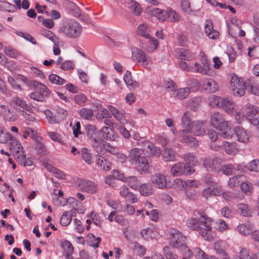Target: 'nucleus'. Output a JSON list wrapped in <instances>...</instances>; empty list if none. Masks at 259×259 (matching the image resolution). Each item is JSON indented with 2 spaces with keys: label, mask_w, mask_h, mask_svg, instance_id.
Listing matches in <instances>:
<instances>
[{
  "label": "nucleus",
  "mask_w": 259,
  "mask_h": 259,
  "mask_svg": "<svg viewBox=\"0 0 259 259\" xmlns=\"http://www.w3.org/2000/svg\"><path fill=\"white\" fill-rule=\"evenodd\" d=\"M210 124L220 132V136L226 139L232 137L233 132L228 121H226L224 115L219 112H214L210 116Z\"/></svg>",
  "instance_id": "1"
},
{
  "label": "nucleus",
  "mask_w": 259,
  "mask_h": 259,
  "mask_svg": "<svg viewBox=\"0 0 259 259\" xmlns=\"http://www.w3.org/2000/svg\"><path fill=\"white\" fill-rule=\"evenodd\" d=\"M230 87L235 96L241 97L245 93V90L254 95H258V90L256 87L251 84L245 86L243 80L236 74H230Z\"/></svg>",
  "instance_id": "2"
},
{
  "label": "nucleus",
  "mask_w": 259,
  "mask_h": 259,
  "mask_svg": "<svg viewBox=\"0 0 259 259\" xmlns=\"http://www.w3.org/2000/svg\"><path fill=\"white\" fill-rule=\"evenodd\" d=\"M59 32L69 38H76L81 34L82 27L73 19L66 20L60 24Z\"/></svg>",
  "instance_id": "3"
},
{
  "label": "nucleus",
  "mask_w": 259,
  "mask_h": 259,
  "mask_svg": "<svg viewBox=\"0 0 259 259\" xmlns=\"http://www.w3.org/2000/svg\"><path fill=\"white\" fill-rule=\"evenodd\" d=\"M186 224L190 229L198 231L205 240L210 241L212 239L211 231H206V227L204 224L202 225L201 222L198 219L191 218L188 219Z\"/></svg>",
  "instance_id": "4"
},
{
  "label": "nucleus",
  "mask_w": 259,
  "mask_h": 259,
  "mask_svg": "<svg viewBox=\"0 0 259 259\" xmlns=\"http://www.w3.org/2000/svg\"><path fill=\"white\" fill-rule=\"evenodd\" d=\"M206 123V122L201 120L193 121L190 128L184 129L181 131L180 133L185 134L191 132L196 136H202L205 133Z\"/></svg>",
  "instance_id": "5"
},
{
  "label": "nucleus",
  "mask_w": 259,
  "mask_h": 259,
  "mask_svg": "<svg viewBox=\"0 0 259 259\" xmlns=\"http://www.w3.org/2000/svg\"><path fill=\"white\" fill-rule=\"evenodd\" d=\"M223 192L222 187L215 182L208 180L206 183V186L202 192L203 197L207 198L210 196H220Z\"/></svg>",
  "instance_id": "6"
},
{
  "label": "nucleus",
  "mask_w": 259,
  "mask_h": 259,
  "mask_svg": "<svg viewBox=\"0 0 259 259\" xmlns=\"http://www.w3.org/2000/svg\"><path fill=\"white\" fill-rule=\"evenodd\" d=\"M170 172L174 177H179L183 175H191L194 172V170L187 163L178 162L172 166Z\"/></svg>",
  "instance_id": "7"
},
{
  "label": "nucleus",
  "mask_w": 259,
  "mask_h": 259,
  "mask_svg": "<svg viewBox=\"0 0 259 259\" xmlns=\"http://www.w3.org/2000/svg\"><path fill=\"white\" fill-rule=\"evenodd\" d=\"M170 244L174 248H181L184 246L186 237L176 229H172L170 232Z\"/></svg>",
  "instance_id": "8"
},
{
  "label": "nucleus",
  "mask_w": 259,
  "mask_h": 259,
  "mask_svg": "<svg viewBox=\"0 0 259 259\" xmlns=\"http://www.w3.org/2000/svg\"><path fill=\"white\" fill-rule=\"evenodd\" d=\"M19 79L32 86L40 95L47 97L50 96L51 91L45 84L35 80L29 81L27 77L23 76H20Z\"/></svg>",
  "instance_id": "9"
},
{
  "label": "nucleus",
  "mask_w": 259,
  "mask_h": 259,
  "mask_svg": "<svg viewBox=\"0 0 259 259\" xmlns=\"http://www.w3.org/2000/svg\"><path fill=\"white\" fill-rule=\"evenodd\" d=\"M133 59L134 61L141 63V65L145 68H150L152 64L150 57L142 50L139 49H136L133 52Z\"/></svg>",
  "instance_id": "10"
},
{
  "label": "nucleus",
  "mask_w": 259,
  "mask_h": 259,
  "mask_svg": "<svg viewBox=\"0 0 259 259\" xmlns=\"http://www.w3.org/2000/svg\"><path fill=\"white\" fill-rule=\"evenodd\" d=\"M10 105L16 110L21 111L22 112L24 111L29 112L32 111V107L23 98L18 96L12 97L10 102Z\"/></svg>",
  "instance_id": "11"
},
{
  "label": "nucleus",
  "mask_w": 259,
  "mask_h": 259,
  "mask_svg": "<svg viewBox=\"0 0 259 259\" xmlns=\"http://www.w3.org/2000/svg\"><path fill=\"white\" fill-rule=\"evenodd\" d=\"M140 143L143 144V146L141 148L142 151L146 152L149 156L159 157L161 155V152L160 149L156 147L149 141L142 140Z\"/></svg>",
  "instance_id": "12"
},
{
  "label": "nucleus",
  "mask_w": 259,
  "mask_h": 259,
  "mask_svg": "<svg viewBox=\"0 0 259 259\" xmlns=\"http://www.w3.org/2000/svg\"><path fill=\"white\" fill-rule=\"evenodd\" d=\"M78 189L89 193H95L97 190V185L93 182L85 179H78L77 182Z\"/></svg>",
  "instance_id": "13"
},
{
  "label": "nucleus",
  "mask_w": 259,
  "mask_h": 259,
  "mask_svg": "<svg viewBox=\"0 0 259 259\" xmlns=\"http://www.w3.org/2000/svg\"><path fill=\"white\" fill-rule=\"evenodd\" d=\"M222 159L220 158H206L203 161V165L207 169H210L217 172H220Z\"/></svg>",
  "instance_id": "14"
},
{
  "label": "nucleus",
  "mask_w": 259,
  "mask_h": 259,
  "mask_svg": "<svg viewBox=\"0 0 259 259\" xmlns=\"http://www.w3.org/2000/svg\"><path fill=\"white\" fill-rule=\"evenodd\" d=\"M151 181L154 186L159 189H164L167 185V180L165 176L160 173H156L152 175Z\"/></svg>",
  "instance_id": "15"
},
{
  "label": "nucleus",
  "mask_w": 259,
  "mask_h": 259,
  "mask_svg": "<svg viewBox=\"0 0 259 259\" xmlns=\"http://www.w3.org/2000/svg\"><path fill=\"white\" fill-rule=\"evenodd\" d=\"M201 62L203 66L200 67H199L198 64L195 63L194 67L192 69V71L200 72L205 75H210V62L207 60L205 57H203L201 58Z\"/></svg>",
  "instance_id": "16"
},
{
  "label": "nucleus",
  "mask_w": 259,
  "mask_h": 259,
  "mask_svg": "<svg viewBox=\"0 0 259 259\" xmlns=\"http://www.w3.org/2000/svg\"><path fill=\"white\" fill-rule=\"evenodd\" d=\"M202 88L208 93H214L219 89L218 83L214 80L208 78L202 80Z\"/></svg>",
  "instance_id": "17"
},
{
  "label": "nucleus",
  "mask_w": 259,
  "mask_h": 259,
  "mask_svg": "<svg viewBox=\"0 0 259 259\" xmlns=\"http://www.w3.org/2000/svg\"><path fill=\"white\" fill-rule=\"evenodd\" d=\"M119 193L120 196L132 203L138 201L136 196L133 192H130L128 187L125 185L121 186L119 188Z\"/></svg>",
  "instance_id": "18"
},
{
  "label": "nucleus",
  "mask_w": 259,
  "mask_h": 259,
  "mask_svg": "<svg viewBox=\"0 0 259 259\" xmlns=\"http://www.w3.org/2000/svg\"><path fill=\"white\" fill-rule=\"evenodd\" d=\"M205 32L206 35L211 39H217L219 37V32L213 29L212 21L210 20L205 21Z\"/></svg>",
  "instance_id": "19"
},
{
  "label": "nucleus",
  "mask_w": 259,
  "mask_h": 259,
  "mask_svg": "<svg viewBox=\"0 0 259 259\" xmlns=\"http://www.w3.org/2000/svg\"><path fill=\"white\" fill-rule=\"evenodd\" d=\"M0 114L9 121H14L17 119V116L10 108L4 105H0Z\"/></svg>",
  "instance_id": "20"
},
{
  "label": "nucleus",
  "mask_w": 259,
  "mask_h": 259,
  "mask_svg": "<svg viewBox=\"0 0 259 259\" xmlns=\"http://www.w3.org/2000/svg\"><path fill=\"white\" fill-rule=\"evenodd\" d=\"M242 171V167L240 165L228 164L226 165H221L220 171H222L224 175L229 176L235 174L236 171Z\"/></svg>",
  "instance_id": "21"
},
{
  "label": "nucleus",
  "mask_w": 259,
  "mask_h": 259,
  "mask_svg": "<svg viewBox=\"0 0 259 259\" xmlns=\"http://www.w3.org/2000/svg\"><path fill=\"white\" fill-rule=\"evenodd\" d=\"M234 132L238 142L246 143L248 141L249 135L241 126L235 127Z\"/></svg>",
  "instance_id": "22"
},
{
  "label": "nucleus",
  "mask_w": 259,
  "mask_h": 259,
  "mask_svg": "<svg viewBox=\"0 0 259 259\" xmlns=\"http://www.w3.org/2000/svg\"><path fill=\"white\" fill-rule=\"evenodd\" d=\"M196 212L199 216L198 219L201 222V224H204L206 227L207 229L206 230L212 231V219L208 217L205 212L202 210H199Z\"/></svg>",
  "instance_id": "23"
},
{
  "label": "nucleus",
  "mask_w": 259,
  "mask_h": 259,
  "mask_svg": "<svg viewBox=\"0 0 259 259\" xmlns=\"http://www.w3.org/2000/svg\"><path fill=\"white\" fill-rule=\"evenodd\" d=\"M177 56L182 60L190 61L195 58V55L189 50L185 48H180L177 50Z\"/></svg>",
  "instance_id": "24"
},
{
  "label": "nucleus",
  "mask_w": 259,
  "mask_h": 259,
  "mask_svg": "<svg viewBox=\"0 0 259 259\" xmlns=\"http://www.w3.org/2000/svg\"><path fill=\"white\" fill-rule=\"evenodd\" d=\"M95 158L96 164L101 170L108 171L111 169L110 162L104 157L97 154L96 155Z\"/></svg>",
  "instance_id": "25"
},
{
  "label": "nucleus",
  "mask_w": 259,
  "mask_h": 259,
  "mask_svg": "<svg viewBox=\"0 0 259 259\" xmlns=\"http://www.w3.org/2000/svg\"><path fill=\"white\" fill-rule=\"evenodd\" d=\"M108 109L117 120L120 121L122 124H124V122H127V120L124 118L123 110H119L112 106H109Z\"/></svg>",
  "instance_id": "26"
},
{
  "label": "nucleus",
  "mask_w": 259,
  "mask_h": 259,
  "mask_svg": "<svg viewBox=\"0 0 259 259\" xmlns=\"http://www.w3.org/2000/svg\"><path fill=\"white\" fill-rule=\"evenodd\" d=\"M92 145L97 153H100L103 148L104 140L100 137L99 134L90 139Z\"/></svg>",
  "instance_id": "27"
},
{
  "label": "nucleus",
  "mask_w": 259,
  "mask_h": 259,
  "mask_svg": "<svg viewBox=\"0 0 259 259\" xmlns=\"http://www.w3.org/2000/svg\"><path fill=\"white\" fill-rule=\"evenodd\" d=\"M161 154L163 159L165 161H173L176 160V152L172 148H165Z\"/></svg>",
  "instance_id": "28"
},
{
  "label": "nucleus",
  "mask_w": 259,
  "mask_h": 259,
  "mask_svg": "<svg viewBox=\"0 0 259 259\" xmlns=\"http://www.w3.org/2000/svg\"><path fill=\"white\" fill-rule=\"evenodd\" d=\"M6 134L7 137L10 139L9 144L10 150L12 153L16 152L23 148L20 144L18 143V141L14 137L12 136L10 133H7Z\"/></svg>",
  "instance_id": "29"
},
{
  "label": "nucleus",
  "mask_w": 259,
  "mask_h": 259,
  "mask_svg": "<svg viewBox=\"0 0 259 259\" xmlns=\"http://www.w3.org/2000/svg\"><path fill=\"white\" fill-rule=\"evenodd\" d=\"M103 138L109 141H114L115 139V132L111 128L107 126H103L100 130Z\"/></svg>",
  "instance_id": "30"
},
{
  "label": "nucleus",
  "mask_w": 259,
  "mask_h": 259,
  "mask_svg": "<svg viewBox=\"0 0 259 259\" xmlns=\"http://www.w3.org/2000/svg\"><path fill=\"white\" fill-rule=\"evenodd\" d=\"M135 164H137L138 169L141 174H146L148 171L150 166L145 157L140 158V160Z\"/></svg>",
  "instance_id": "31"
},
{
  "label": "nucleus",
  "mask_w": 259,
  "mask_h": 259,
  "mask_svg": "<svg viewBox=\"0 0 259 259\" xmlns=\"http://www.w3.org/2000/svg\"><path fill=\"white\" fill-rule=\"evenodd\" d=\"M123 79L125 84L128 87L130 88L131 89L138 88L140 85L139 82L132 79L131 73L128 71L125 72L123 76Z\"/></svg>",
  "instance_id": "32"
},
{
  "label": "nucleus",
  "mask_w": 259,
  "mask_h": 259,
  "mask_svg": "<svg viewBox=\"0 0 259 259\" xmlns=\"http://www.w3.org/2000/svg\"><path fill=\"white\" fill-rule=\"evenodd\" d=\"M220 107L226 112L231 113H233L234 110L235 104L228 98L223 99Z\"/></svg>",
  "instance_id": "33"
},
{
  "label": "nucleus",
  "mask_w": 259,
  "mask_h": 259,
  "mask_svg": "<svg viewBox=\"0 0 259 259\" xmlns=\"http://www.w3.org/2000/svg\"><path fill=\"white\" fill-rule=\"evenodd\" d=\"M181 135L180 141L187 143L189 146L193 148H197L198 146L199 142L195 138L192 137L185 136L184 134L180 133Z\"/></svg>",
  "instance_id": "34"
},
{
  "label": "nucleus",
  "mask_w": 259,
  "mask_h": 259,
  "mask_svg": "<svg viewBox=\"0 0 259 259\" xmlns=\"http://www.w3.org/2000/svg\"><path fill=\"white\" fill-rule=\"evenodd\" d=\"M157 140L162 146L165 147L170 143H174L175 141L174 136L170 139L164 133L159 134L157 136Z\"/></svg>",
  "instance_id": "35"
},
{
  "label": "nucleus",
  "mask_w": 259,
  "mask_h": 259,
  "mask_svg": "<svg viewBox=\"0 0 259 259\" xmlns=\"http://www.w3.org/2000/svg\"><path fill=\"white\" fill-rule=\"evenodd\" d=\"M137 32L139 35L144 37L146 38L150 37V30L148 26L146 24H141L137 29Z\"/></svg>",
  "instance_id": "36"
},
{
  "label": "nucleus",
  "mask_w": 259,
  "mask_h": 259,
  "mask_svg": "<svg viewBox=\"0 0 259 259\" xmlns=\"http://www.w3.org/2000/svg\"><path fill=\"white\" fill-rule=\"evenodd\" d=\"M224 151L228 154H235L237 152L236 144L234 142H225L223 144Z\"/></svg>",
  "instance_id": "37"
},
{
  "label": "nucleus",
  "mask_w": 259,
  "mask_h": 259,
  "mask_svg": "<svg viewBox=\"0 0 259 259\" xmlns=\"http://www.w3.org/2000/svg\"><path fill=\"white\" fill-rule=\"evenodd\" d=\"M140 194L144 196H148L152 194L153 188L150 184H143L139 188Z\"/></svg>",
  "instance_id": "38"
},
{
  "label": "nucleus",
  "mask_w": 259,
  "mask_h": 259,
  "mask_svg": "<svg viewBox=\"0 0 259 259\" xmlns=\"http://www.w3.org/2000/svg\"><path fill=\"white\" fill-rule=\"evenodd\" d=\"M124 181L133 189L137 190L140 187V183L138 178L135 176H130L126 178Z\"/></svg>",
  "instance_id": "39"
},
{
  "label": "nucleus",
  "mask_w": 259,
  "mask_h": 259,
  "mask_svg": "<svg viewBox=\"0 0 259 259\" xmlns=\"http://www.w3.org/2000/svg\"><path fill=\"white\" fill-rule=\"evenodd\" d=\"M141 150H142L137 148L131 149L129 152L130 160L132 161L133 163L137 162L140 160V158L143 157L141 156Z\"/></svg>",
  "instance_id": "40"
},
{
  "label": "nucleus",
  "mask_w": 259,
  "mask_h": 259,
  "mask_svg": "<svg viewBox=\"0 0 259 259\" xmlns=\"http://www.w3.org/2000/svg\"><path fill=\"white\" fill-rule=\"evenodd\" d=\"M192 88H193L192 87H186L184 88H181L178 90H177L175 97L179 99H184L186 98L190 94L191 89Z\"/></svg>",
  "instance_id": "41"
},
{
  "label": "nucleus",
  "mask_w": 259,
  "mask_h": 259,
  "mask_svg": "<svg viewBox=\"0 0 259 259\" xmlns=\"http://www.w3.org/2000/svg\"><path fill=\"white\" fill-rule=\"evenodd\" d=\"M201 102V98L199 97H196L189 100L187 102V106L192 110H196L199 106Z\"/></svg>",
  "instance_id": "42"
},
{
  "label": "nucleus",
  "mask_w": 259,
  "mask_h": 259,
  "mask_svg": "<svg viewBox=\"0 0 259 259\" xmlns=\"http://www.w3.org/2000/svg\"><path fill=\"white\" fill-rule=\"evenodd\" d=\"M80 153L83 160L88 164L91 165L93 163L92 154L91 151L85 148H83L81 150Z\"/></svg>",
  "instance_id": "43"
},
{
  "label": "nucleus",
  "mask_w": 259,
  "mask_h": 259,
  "mask_svg": "<svg viewBox=\"0 0 259 259\" xmlns=\"http://www.w3.org/2000/svg\"><path fill=\"white\" fill-rule=\"evenodd\" d=\"M237 229L241 234L247 235L252 232L253 226L249 224H241L238 226Z\"/></svg>",
  "instance_id": "44"
},
{
  "label": "nucleus",
  "mask_w": 259,
  "mask_h": 259,
  "mask_svg": "<svg viewBox=\"0 0 259 259\" xmlns=\"http://www.w3.org/2000/svg\"><path fill=\"white\" fill-rule=\"evenodd\" d=\"M194 251L197 259H218L214 256H208L202 249L197 247L194 248Z\"/></svg>",
  "instance_id": "45"
},
{
  "label": "nucleus",
  "mask_w": 259,
  "mask_h": 259,
  "mask_svg": "<svg viewBox=\"0 0 259 259\" xmlns=\"http://www.w3.org/2000/svg\"><path fill=\"white\" fill-rule=\"evenodd\" d=\"M257 113V107L253 106H252L251 108H249L248 111L246 112L245 115L246 118L250 121L252 124V121L258 118V117H256V115Z\"/></svg>",
  "instance_id": "46"
},
{
  "label": "nucleus",
  "mask_w": 259,
  "mask_h": 259,
  "mask_svg": "<svg viewBox=\"0 0 259 259\" xmlns=\"http://www.w3.org/2000/svg\"><path fill=\"white\" fill-rule=\"evenodd\" d=\"M191 114L189 112L186 111L183 115L181 119L182 126L185 129L190 128L192 124L190 118Z\"/></svg>",
  "instance_id": "47"
},
{
  "label": "nucleus",
  "mask_w": 259,
  "mask_h": 259,
  "mask_svg": "<svg viewBox=\"0 0 259 259\" xmlns=\"http://www.w3.org/2000/svg\"><path fill=\"white\" fill-rule=\"evenodd\" d=\"M166 19H168L169 21L171 22H178L180 20V16L175 11L171 9H167L166 13Z\"/></svg>",
  "instance_id": "48"
},
{
  "label": "nucleus",
  "mask_w": 259,
  "mask_h": 259,
  "mask_svg": "<svg viewBox=\"0 0 259 259\" xmlns=\"http://www.w3.org/2000/svg\"><path fill=\"white\" fill-rule=\"evenodd\" d=\"M148 41L147 43V47L145 49L149 52H152L154 51L157 47L158 42L156 39L151 37L150 35V37L148 38Z\"/></svg>",
  "instance_id": "49"
},
{
  "label": "nucleus",
  "mask_w": 259,
  "mask_h": 259,
  "mask_svg": "<svg viewBox=\"0 0 259 259\" xmlns=\"http://www.w3.org/2000/svg\"><path fill=\"white\" fill-rule=\"evenodd\" d=\"M222 98L221 97L212 95L209 96L208 98V104L212 107H220Z\"/></svg>",
  "instance_id": "50"
},
{
  "label": "nucleus",
  "mask_w": 259,
  "mask_h": 259,
  "mask_svg": "<svg viewBox=\"0 0 259 259\" xmlns=\"http://www.w3.org/2000/svg\"><path fill=\"white\" fill-rule=\"evenodd\" d=\"M58 195L62 199V200H60L57 197V195L56 194H55V193L52 194V197L53 199V200H54V203H55V205H57V206H64L65 204L66 200L65 199H63V192L61 190H59Z\"/></svg>",
  "instance_id": "51"
},
{
  "label": "nucleus",
  "mask_w": 259,
  "mask_h": 259,
  "mask_svg": "<svg viewBox=\"0 0 259 259\" xmlns=\"http://www.w3.org/2000/svg\"><path fill=\"white\" fill-rule=\"evenodd\" d=\"M40 139L39 137H37L36 138V141L37 142L36 143V145L35 146V148L37 151V152L40 155H44L46 154L47 150V148L45 145L41 142H39V140Z\"/></svg>",
  "instance_id": "52"
},
{
  "label": "nucleus",
  "mask_w": 259,
  "mask_h": 259,
  "mask_svg": "<svg viewBox=\"0 0 259 259\" xmlns=\"http://www.w3.org/2000/svg\"><path fill=\"white\" fill-rule=\"evenodd\" d=\"M61 247L63 249L65 254L72 253L74 251V248L71 243L66 240H64L61 241Z\"/></svg>",
  "instance_id": "53"
},
{
  "label": "nucleus",
  "mask_w": 259,
  "mask_h": 259,
  "mask_svg": "<svg viewBox=\"0 0 259 259\" xmlns=\"http://www.w3.org/2000/svg\"><path fill=\"white\" fill-rule=\"evenodd\" d=\"M74 100L76 104L83 106L87 102V97L84 94L79 93L74 96Z\"/></svg>",
  "instance_id": "54"
},
{
  "label": "nucleus",
  "mask_w": 259,
  "mask_h": 259,
  "mask_svg": "<svg viewBox=\"0 0 259 259\" xmlns=\"http://www.w3.org/2000/svg\"><path fill=\"white\" fill-rule=\"evenodd\" d=\"M72 221L71 217H69V211H64L60 218V224L63 226H68Z\"/></svg>",
  "instance_id": "55"
},
{
  "label": "nucleus",
  "mask_w": 259,
  "mask_h": 259,
  "mask_svg": "<svg viewBox=\"0 0 259 259\" xmlns=\"http://www.w3.org/2000/svg\"><path fill=\"white\" fill-rule=\"evenodd\" d=\"M5 53L9 57L13 58H17L20 56V53L17 50L10 46L5 47Z\"/></svg>",
  "instance_id": "56"
},
{
  "label": "nucleus",
  "mask_w": 259,
  "mask_h": 259,
  "mask_svg": "<svg viewBox=\"0 0 259 259\" xmlns=\"http://www.w3.org/2000/svg\"><path fill=\"white\" fill-rule=\"evenodd\" d=\"M237 209L239 212L244 217H248L250 214L248 206L246 204L241 203L238 204Z\"/></svg>",
  "instance_id": "57"
},
{
  "label": "nucleus",
  "mask_w": 259,
  "mask_h": 259,
  "mask_svg": "<svg viewBox=\"0 0 259 259\" xmlns=\"http://www.w3.org/2000/svg\"><path fill=\"white\" fill-rule=\"evenodd\" d=\"M86 131L87 136L89 139L99 134L96 127L93 125L88 124L86 126Z\"/></svg>",
  "instance_id": "58"
},
{
  "label": "nucleus",
  "mask_w": 259,
  "mask_h": 259,
  "mask_svg": "<svg viewBox=\"0 0 259 259\" xmlns=\"http://www.w3.org/2000/svg\"><path fill=\"white\" fill-rule=\"evenodd\" d=\"M80 116L84 119H91L94 115L93 111L90 109L82 108L79 111Z\"/></svg>",
  "instance_id": "59"
},
{
  "label": "nucleus",
  "mask_w": 259,
  "mask_h": 259,
  "mask_svg": "<svg viewBox=\"0 0 259 259\" xmlns=\"http://www.w3.org/2000/svg\"><path fill=\"white\" fill-rule=\"evenodd\" d=\"M41 34L45 37L48 38L54 43H58L59 39L54 34L49 30L44 29L42 31Z\"/></svg>",
  "instance_id": "60"
},
{
  "label": "nucleus",
  "mask_w": 259,
  "mask_h": 259,
  "mask_svg": "<svg viewBox=\"0 0 259 259\" xmlns=\"http://www.w3.org/2000/svg\"><path fill=\"white\" fill-rule=\"evenodd\" d=\"M49 79L52 83L58 85H62L66 82L65 79L54 74H50Z\"/></svg>",
  "instance_id": "61"
},
{
  "label": "nucleus",
  "mask_w": 259,
  "mask_h": 259,
  "mask_svg": "<svg viewBox=\"0 0 259 259\" xmlns=\"http://www.w3.org/2000/svg\"><path fill=\"white\" fill-rule=\"evenodd\" d=\"M246 168L250 171H259V160H253L247 163Z\"/></svg>",
  "instance_id": "62"
},
{
  "label": "nucleus",
  "mask_w": 259,
  "mask_h": 259,
  "mask_svg": "<svg viewBox=\"0 0 259 259\" xmlns=\"http://www.w3.org/2000/svg\"><path fill=\"white\" fill-rule=\"evenodd\" d=\"M103 147L107 152L112 154L115 155L118 153L119 150L117 148L113 146L108 142H105L103 144Z\"/></svg>",
  "instance_id": "63"
},
{
  "label": "nucleus",
  "mask_w": 259,
  "mask_h": 259,
  "mask_svg": "<svg viewBox=\"0 0 259 259\" xmlns=\"http://www.w3.org/2000/svg\"><path fill=\"white\" fill-rule=\"evenodd\" d=\"M0 8L3 10H6L10 12H14L16 9L13 5L2 1H0Z\"/></svg>",
  "instance_id": "64"
}]
</instances>
